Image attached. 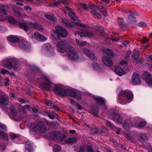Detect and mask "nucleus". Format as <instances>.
Segmentation results:
<instances>
[{"instance_id":"nucleus-1","label":"nucleus","mask_w":152,"mask_h":152,"mask_svg":"<svg viewBox=\"0 0 152 152\" xmlns=\"http://www.w3.org/2000/svg\"><path fill=\"white\" fill-rule=\"evenodd\" d=\"M56 48L60 52H64L66 50V56L69 60L80 61V57L77 53L74 48L71 46H67V44L62 41L58 42L56 45Z\"/></svg>"},{"instance_id":"nucleus-2","label":"nucleus","mask_w":152,"mask_h":152,"mask_svg":"<svg viewBox=\"0 0 152 152\" xmlns=\"http://www.w3.org/2000/svg\"><path fill=\"white\" fill-rule=\"evenodd\" d=\"M53 91L56 94L62 97L68 96L78 100H80L82 99L80 94L76 90L69 88L64 89L60 86H55Z\"/></svg>"},{"instance_id":"nucleus-3","label":"nucleus","mask_w":152,"mask_h":152,"mask_svg":"<svg viewBox=\"0 0 152 152\" xmlns=\"http://www.w3.org/2000/svg\"><path fill=\"white\" fill-rule=\"evenodd\" d=\"M112 119L116 122L122 124V126L126 131L124 136L129 140H130L132 137L129 130L130 127L132 126L131 123L128 120L122 121V118L118 114L114 113L110 114Z\"/></svg>"},{"instance_id":"nucleus-4","label":"nucleus","mask_w":152,"mask_h":152,"mask_svg":"<svg viewBox=\"0 0 152 152\" xmlns=\"http://www.w3.org/2000/svg\"><path fill=\"white\" fill-rule=\"evenodd\" d=\"M47 130L45 124L41 122H34L30 126V132L32 134L44 133Z\"/></svg>"},{"instance_id":"nucleus-5","label":"nucleus","mask_w":152,"mask_h":152,"mask_svg":"<svg viewBox=\"0 0 152 152\" xmlns=\"http://www.w3.org/2000/svg\"><path fill=\"white\" fill-rule=\"evenodd\" d=\"M133 98V95L131 91L125 90L122 91L119 94L118 100L121 104L124 105L130 102Z\"/></svg>"},{"instance_id":"nucleus-6","label":"nucleus","mask_w":152,"mask_h":152,"mask_svg":"<svg viewBox=\"0 0 152 152\" xmlns=\"http://www.w3.org/2000/svg\"><path fill=\"white\" fill-rule=\"evenodd\" d=\"M55 28L56 31L52 30L50 32L53 38L56 39V35L58 37L62 38H65L67 37L68 33L64 28L60 26H56Z\"/></svg>"},{"instance_id":"nucleus-7","label":"nucleus","mask_w":152,"mask_h":152,"mask_svg":"<svg viewBox=\"0 0 152 152\" xmlns=\"http://www.w3.org/2000/svg\"><path fill=\"white\" fill-rule=\"evenodd\" d=\"M88 7L91 10V13L96 17L100 18H101V15L98 13L96 12L97 10H99L100 12H103L107 10L106 8L103 6H100L98 7L96 5L93 4V6H89Z\"/></svg>"},{"instance_id":"nucleus-8","label":"nucleus","mask_w":152,"mask_h":152,"mask_svg":"<svg viewBox=\"0 0 152 152\" xmlns=\"http://www.w3.org/2000/svg\"><path fill=\"white\" fill-rule=\"evenodd\" d=\"M76 37L82 38L83 37H87L91 38L94 36V34L88 29H85L82 30V32L80 31H76L75 33Z\"/></svg>"},{"instance_id":"nucleus-9","label":"nucleus","mask_w":152,"mask_h":152,"mask_svg":"<svg viewBox=\"0 0 152 152\" xmlns=\"http://www.w3.org/2000/svg\"><path fill=\"white\" fill-rule=\"evenodd\" d=\"M68 3L66 0H59L58 1H55L50 4L49 6L52 7L57 6L59 5H62L64 6V11L66 12V10L69 11L70 9L67 6Z\"/></svg>"},{"instance_id":"nucleus-10","label":"nucleus","mask_w":152,"mask_h":152,"mask_svg":"<svg viewBox=\"0 0 152 152\" xmlns=\"http://www.w3.org/2000/svg\"><path fill=\"white\" fill-rule=\"evenodd\" d=\"M115 72L119 76H121L126 72H128L130 69L129 67H112Z\"/></svg>"},{"instance_id":"nucleus-11","label":"nucleus","mask_w":152,"mask_h":152,"mask_svg":"<svg viewBox=\"0 0 152 152\" xmlns=\"http://www.w3.org/2000/svg\"><path fill=\"white\" fill-rule=\"evenodd\" d=\"M43 79L45 82L40 84L39 86V88L43 90H48L50 89L52 83L50 81L48 77L44 76Z\"/></svg>"},{"instance_id":"nucleus-12","label":"nucleus","mask_w":152,"mask_h":152,"mask_svg":"<svg viewBox=\"0 0 152 152\" xmlns=\"http://www.w3.org/2000/svg\"><path fill=\"white\" fill-rule=\"evenodd\" d=\"M68 14L72 18L73 23L82 27L85 28L86 27V25L80 22L78 18L75 16L73 11H69V12Z\"/></svg>"},{"instance_id":"nucleus-13","label":"nucleus","mask_w":152,"mask_h":152,"mask_svg":"<svg viewBox=\"0 0 152 152\" xmlns=\"http://www.w3.org/2000/svg\"><path fill=\"white\" fill-rule=\"evenodd\" d=\"M142 77L148 85L152 86V76L149 72H145L142 74Z\"/></svg>"},{"instance_id":"nucleus-14","label":"nucleus","mask_w":152,"mask_h":152,"mask_svg":"<svg viewBox=\"0 0 152 152\" xmlns=\"http://www.w3.org/2000/svg\"><path fill=\"white\" fill-rule=\"evenodd\" d=\"M20 48L24 50H27L30 48V45L27 40L23 38L19 41V43Z\"/></svg>"},{"instance_id":"nucleus-15","label":"nucleus","mask_w":152,"mask_h":152,"mask_svg":"<svg viewBox=\"0 0 152 152\" xmlns=\"http://www.w3.org/2000/svg\"><path fill=\"white\" fill-rule=\"evenodd\" d=\"M11 113L12 116L11 118H12L14 120L16 121L20 120L25 116H23L20 115V113H18L17 111L14 109L11 110Z\"/></svg>"},{"instance_id":"nucleus-16","label":"nucleus","mask_w":152,"mask_h":152,"mask_svg":"<svg viewBox=\"0 0 152 152\" xmlns=\"http://www.w3.org/2000/svg\"><path fill=\"white\" fill-rule=\"evenodd\" d=\"M42 50L43 53H47L49 54L52 53L53 51V48L49 43L43 45L42 47Z\"/></svg>"},{"instance_id":"nucleus-17","label":"nucleus","mask_w":152,"mask_h":152,"mask_svg":"<svg viewBox=\"0 0 152 152\" xmlns=\"http://www.w3.org/2000/svg\"><path fill=\"white\" fill-rule=\"evenodd\" d=\"M131 82L134 85H137L141 83V81L140 78L137 73L134 72L133 74L131 79Z\"/></svg>"},{"instance_id":"nucleus-18","label":"nucleus","mask_w":152,"mask_h":152,"mask_svg":"<svg viewBox=\"0 0 152 152\" xmlns=\"http://www.w3.org/2000/svg\"><path fill=\"white\" fill-rule=\"evenodd\" d=\"M14 59L12 58H6L1 61V65L5 66H13Z\"/></svg>"},{"instance_id":"nucleus-19","label":"nucleus","mask_w":152,"mask_h":152,"mask_svg":"<svg viewBox=\"0 0 152 152\" xmlns=\"http://www.w3.org/2000/svg\"><path fill=\"white\" fill-rule=\"evenodd\" d=\"M82 52L90 59H93L94 60H96V57L90 50L87 48H83Z\"/></svg>"},{"instance_id":"nucleus-20","label":"nucleus","mask_w":152,"mask_h":152,"mask_svg":"<svg viewBox=\"0 0 152 152\" xmlns=\"http://www.w3.org/2000/svg\"><path fill=\"white\" fill-rule=\"evenodd\" d=\"M93 98L95 100L96 103L101 105H104L105 103L104 99L102 97L96 96H93Z\"/></svg>"},{"instance_id":"nucleus-21","label":"nucleus","mask_w":152,"mask_h":152,"mask_svg":"<svg viewBox=\"0 0 152 152\" xmlns=\"http://www.w3.org/2000/svg\"><path fill=\"white\" fill-rule=\"evenodd\" d=\"M102 59L103 63L106 66H113V61L107 57L104 56L102 57Z\"/></svg>"},{"instance_id":"nucleus-22","label":"nucleus","mask_w":152,"mask_h":152,"mask_svg":"<svg viewBox=\"0 0 152 152\" xmlns=\"http://www.w3.org/2000/svg\"><path fill=\"white\" fill-rule=\"evenodd\" d=\"M50 135L51 138L52 139L56 140L58 139H63V138H60L61 134L58 132H53L50 134Z\"/></svg>"},{"instance_id":"nucleus-23","label":"nucleus","mask_w":152,"mask_h":152,"mask_svg":"<svg viewBox=\"0 0 152 152\" xmlns=\"http://www.w3.org/2000/svg\"><path fill=\"white\" fill-rule=\"evenodd\" d=\"M8 104V98L4 96H0V104L3 105H7Z\"/></svg>"},{"instance_id":"nucleus-24","label":"nucleus","mask_w":152,"mask_h":152,"mask_svg":"<svg viewBox=\"0 0 152 152\" xmlns=\"http://www.w3.org/2000/svg\"><path fill=\"white\" fill-rule=\"evenodd\" d=\"M44 113L45 115H48L50 118L52 119H54L55 117L57 115V114L54 111L52 112L51 113L45 111Z\"/></svg>"},{"instance_id":"nucleus-25","label":"nucleus","mask_w":152,"mask_h":152,"mask_svg":"<svg viewBox=\"0 0 152 152\" xmlns=\"http://www.w3.org/2000/svg\"><path fill=\"white\" fill-rule=\"evenodd\" d=\"M41 35L42 34L38 32H36L34 33V37L31 36L30 37V38L32 40L35 39L38 41H40Z\"/></svg>"},{"instance_id":"nucleus-26","label":"nucleus","mask_w":152,"mask_h":152,"mask_svg":"<svg viewBox=\"0 0 152 152\" xmlns=\"http://www.w3.org/2000/svg\"><path fill=\"white\" fill-rule=\"evenodd\" d=\"M45 17L49 20L56 21V17L51 13L49 12L45 14Z\"/></svg>"},{"instance_id":"nucleus-27","label":"nucleus","mask_w":152,"mask_h":152,"mask_svg":"<svg viewBox=\"0 0 152 152\" xmlns=\"http://www.w3.org/2000/svg\"><path fill=\"white\" fill-rule=\"evenodd\" d=\"M28 24L31 27L37 29L38 30H40L42 28V26L41 25L36 23L30 22Z\"/></svg>"},{"instance_id":"nucleus-28","label":"nucleus","mask_w":152,"mask_h":152,"mask_svg":"<svg viewBox=\"0 0 152 152\" xmlns=\"http://www.w3.org/2000/svg\"><path fill=\"white\" fill-rule=\"evenodd\" d=\"M7 39L11 42H16L19 41V39L17 37L12 35L8 37L7 38Z\"/></svg>"},{"instance_id":"nucleus-29","label":"nucleus","mask_w":152,"mask_h":152,"mask_svg":"<svg viewBox=\"0 0 152 152\" xmlns=\"http://www.w3.org/2000/svg\"><path fill=\"white\" fill-rule=\"evenodd\" d=\"M32 145V144L31 142H28L25 145L26 149L28 151V152H33Z\"/></svg>"},{"instance_id":"nucleus-30","label":"nucleus","mask_w":152,"mask_h":152,"mask_svg":"<svg viewBox=\"0 0 152 152\" xmlns=\"http://www.w3.org/2000/svg\"><path fill=\"white\" fill-rule=\"evenodd\" d=\"M65 142L67 144H73L77 142V139L75 137H71L65 140Z\"/></svg>"},{"instance_id":"nucleus-31","label":"nucleus","mask_w":152,"mask_h":152,"mask_svg":"<svg viewBox=\"0 0 152 152\" xmlns=\"http://www.w3.org/2000/svg\"><path fill=\"white\" fill-rule=\"evenodd\" d=\"M78 37L75 38L76 42L77 44L79 46L83 47L86 44V41H83L81 40H79L77 39Z\"/></svg>"},{"instance_id":"nucleus-32","label":"nucleus","mask_w":152,"mask_h":152,"mask_svg":"<svg viewBox=\"0 0 152 152\" xmlns=\"http://www.w3.org/2000/svg\"><path fill=\"white\" fill-rule=\"evenodd\" d=\"M103 51L106 55L110 57V58L112 57L114 55L113 52L110 49H104L103 50Z\"/></svg>"},{"instance_id":"nucleus-33","label":"nucleus","mask_w":152,"mask_h":152,"mask_svg":"<svg viewBox=\"0 0 152 152\" xmlns=\"http://www.w3.org/2000/svg\"><path fill=\"white\" fill-rule=\"evenodd\" d=\"M146 124V122L145 121H143L140 122L139 124L135 123L134 126L136 127L140 128L145 126Z\"/></svg>"},{"instance_id":"nucleus-34","label":"nucleus","mask_w":152,"mask_h":152,"mask_svg":"<svg viewBox=\"0 0 152 152\" xmlns=\"http://www.w3.org/2000/svg\"><path fill=\"white\" fill-rule=\"evenodd\" d=\"M6 7L3 5H0V12L5 15L7 14V12L5 10Z\"/></svg>"},{"instance_id":"nucleus-35","label":"nucleus","mask_w":152,"mask_h":152,"mask_svg":"<svg viewBox=\"0 0 152 152\" xmlns=\"http://www.w3.org/2000/svg\"><path fill=\"white\" fill-rule=\"evenodd\" d=\"M20 27L23 28L25 31H27L28 29V26L25 23H20Z\"/></svg>"},{"instance_id":"nucleus-36","label":"nucleus","mask_w":152,"mask_h":152,"mask_svg":"<svg viewBox=\"0 0 152 152\" xmlns=\"http://www.w3.org/2000/svg\"><path fill=\"white\" fill-rule=\"evenodd\" d=\"M61 22L62 23H64L67 26L70 27H73V26L71 25L70 23L66 19H63L62 20Z\"/></svg>"},{"instance_id":"nucleus-37","label":"nucleus","mask_w":152,"mask_h":152,"mask_svg":"<svg viewBox=\"0 0 152 152\" xmlns=\"http://www.w3.org/2000/svg\"><path fill=\"white\" fill-rule=\"evenodd\" d=\"M139 52L137 50H134L133 53L132 57L134 59L137 58L138 57Z\"/></svg>"},{"instance_id":"nucleus-38","label":"nucleus","mask_w":152,"mask_h":152,"mask_svg":"<svg viewBox=\"0 0 152 152\" xmlns=\"http://www.w3.org/2000/svg\"><path fill=\"white\" fill-rule=\"evenodd\" d=\"M7 20L9 23H11L15 24L16 23V21L12 17L9 16L7 18Z\"/></svg>"},{"instance_id":"nucleus-39","label":"nucleus","mask_w":152,"mask_h":152,"mask_svg":"<svg viewBox=\"0 0 152 152\" xmlns=\"http://www.w3.org/2000/svg\"><path fill=\"white\" fill-rule=\"evenodd\" d=\"M53 149L54 152H60L61 150L60 147L57 145H54Z\"/></svg>"},{"instance_id":"nucleus-40","label":"nucleus","mask_w":152,"mask_h":152,"mask_svg":"<svg viewBox=\"0 0 152 152\" xmlns=\"http://www.w3.org/2000/svg\"><path fill=\"white\" fill-rule=\"evenodd\" d=\"M140 139L142 140L147 139L148 138L145 134L141 133L140 134Z\"/></svg>"},{"instance_id":"nucleus-41","label":"nucleus","mask_w":152,"mask_h":152,"mask_svg":"<svg viewBox=\"0 0 152 152\" xmlns=\"http://www.w3.org/2000/svg\"><path fill=\"white\" fill-rule=\"evenodd\" d=\"M29 106L28 105L26 104L22 108V113L25 114L26 112V111L25 110V108L28 109H29Z\"/></svg>"},{"instance_id":"nucleus-42","label":"nucleus","mask_w":152,"mask_h":152,"mask_svg":"<svg viewBox=\"0 0 152 152\" xmlns=\"http://www.w3.org/2000/svg\"><path fill=\"white\" fill-rule=\"evenodd\" d=\"M10 137L12 140L16 138L17 139L18 137V135H17L13 133H11L10 134Z\"/></svg>"},{"instance_id":"nucleus-43","label":"nucleus","mask_w":152,"mask_h":152,"mask_svg":"<svg viewBox=\"0 0 152 152\" xmlns=\"http://www.w3.org/2000/svg\"><path fill=\"white\" fill-rule=\"evenodd\" d=\"M138 25L140 27L144 28L147 26V24L144 22H141L138 23Z\"/></svg>"},{"instance_id":"nucleus-44","label":"nucleus","mask_w":152,"mask_h":152,"mask_svg":"<svg viewBox=\"0 0 152 152\" xmlns=\"http://www.w3.org/2000/svg\"><path fill=\"white\" fill-rule=\"evenodd\" d=\"M128 18L130 21H136V18L132 15H130L128 16Z\"/></svg>"},{"instance_id":"nucleus-45","label":"nucleus","mask_w":152,"mask_h":152,"mask_svg":"<svg viewBox=\"0 0 152 152\" xmlns=\"http://www.w3.org/2000/svg\"><path fill=\"white\" fill-rule=\"evenodd\" d=\"M106 124L111 129H114V128L113 125L110 122L107 121Z\"/></svg>"},{"instance_id":"nucleus-46","label":"nucleus","mask_w":152,"mask_h":152,"mask_svg":"<svg viewBox=\"0 0 152 152\" xmlns=\"http://www.w3.org/2000/svg\"><path fill=\"white\" fill-rule=\"evenodd\" d=\"M48 39L47 37L45 36L44 35L42 34L41 36V38L40 42H44L46 41Z\"/></svg>"},{"instance_id":"nucleus-47","label":"nucleus","mask_w":152,"mask_h":152,"mask_svg":"<svg viewBox=\"0 0 152 152\" xmlns=\"http://www.w3.org/2000/svg\"><path fill=\"white\" fill-rule=\"evenodd\" d=\"M148 39L147 38L144 37L141 39L140 41L142 43H145V42H147L148 41Z\"/></svg>"},{"instance_id":"nucleus-48","label":"nucleus","mask_w":152,"mask_h":152,"mask_svg":"<svg viewBox=\"0 0 152 152\" xmlns=\"http://www.w3.org/2000/svg\"><path fill=\"white\" fill-rule=\"evenodd\" d=\"M14 15L17 16H20L22 15V14L21 13L18 11H17L15 10H14Z\"/></svg>"},{"instance_id":"nucleus-49","label":"nucleus","mask_w":152,"mask_h":152,"mask_svg":"<svg viewBox=\"0 0 152 152\" xmlns=\"http://www.w3.org/2000/svg\"><path fill=\"white\" fill-rule=\"evenodd\" d=\"M10 80L8 78H6L5 79V81L4 82V85L5 86H8L9 84Z\"/></svg>"},{"instance_id":"nucleus-50","label":"nucleus","mask_w":152,"mask_h":152,"mask_svg":"<svg viewBox=\"0 0 152 152\" xmlns=\"http://www.w3.org/2000/svg\"><path fill=\"white\" fill-rule=\"evenodd\" d=\"M102 67H93V69L98 72L101 71L102 68Z\"/></svg>"},{"instance_id":"nucleus-51","label":"nucleus","mask_w":152,"mask_h":152,"mask_svg":"<svg viewBox=\"0 0 152 152\" xmlns=\"http://www.w3.org/2000/svg\"><path fill=\"white\" fill-rule=\"evenodd\" d=\"M18 101L22 104L26 103H27V101H25L22 98H19L18 99Z\"/></svg>"},{"instance_id":"nucleus-52","label":"nucleus","mask_w":152,"mask_h":152,"mask_svg":"<svg viewBox=\"0 0 152 152\" xmlns=\"http://www.w3.org/2000/svg\"><path fill=\"white\" fill-rule=\"evenodd\" d=\"M45 104L47 106H50L51 105V102L48 100H46L45 101Z\"/></svg>"},{"instance_id":"nucleus-53","label":"nucleus","mask_w":152,"mask_h":152,"mask_svg":"<svg viewBox=\"0 0 152 152\" xmlns=\"http://www.w3.org/2000/svg\"><path fill=\"white\" fill-rule=\"evenodd\" d=\"M129 43V42L128 41H126L123 42L122 44L125 47L127 46Z\"/></svg>"},{"instance_id":"nucleus-54","label":"nucleus","mask_w":152,"mask_h":152,"mask_svg":"<svg viewBox=\"0 0 152 152\" xmlns=\"http://www.w3.org/2000/svg\"><path fill=\"white\" fill-rule=\"evenodd\" d=\"M131 53V52L130 51H129L128 52H127L126 53V56L125 57V59H127L129 58V57L130 56V55Z\"/></svg>"},{"instance_id":"nucleus-55","label":"nucleus","mask_w":152,"mask_h":152,"mask_svg":"<svg viewBox=\"0 0 152 152\" xmlns=\"http://www.w3.org/2000/svg\"><path fill=\"white\" fill-rule=\"evenodd\" d=\"M127 64V62L125 61L124 60H122L120 62V64L121 66H124L126 65Z\"/></svg>"},{"instance_id":"nucleus-56","label":"nucleus","mask_w":152,"mask_h":152,"mask_svg":"<svg viewBox=\"0 0 152 152\" xmlns=\"http://www.w3.org/2000/svg\"><path fill=\"white\" fill-rule=\"evenodd\" d=\"M1 73L3 75H5L8 73V72L5 69H3L1 71Z\"/></svg>"},{"instance_id":"nucleus-57","label":"nucleus","mask_w":152,"mask_h":152,"mask_svg":"<svg viewBox=\"0 0 152 152\" xmlns=\"http://www.w3.org/2000/svg\"><path fill=\"white\" fill-rule=\"evenodd\" d=\"M85 148L84 146H82L80 148L79 152H84Z\"/></svg>"},{"instance_id":"nucleus-58","label":"nucleus","mask_w":152,"mask_h":152,"mask_svg":"<svg viewBox=\"0 0 152 152\" xmlns=\"http://www.w3.org/2000/svg\"><path fill=\"white\" fill-rule=\"evenodd\" d=\"M69 102L72 105H74L76 104V103L75 101L72 99H70Z\"/></svg>"},{"instance_id":"nucleus-59","label":"nucleus","mask_w":152,"mask_h":152,"mask_svg":"<svg viewBox=\"0 0 152 152\" xmlns=\"http://www.w3.org/2000/svg\"><path fill=\"white\" fill-rule=\"evenodd\" d=\"M79 5L81 7H82L85 9L87 8V5L86 4H80Z\"/></svg>"},{"instance_id":"nucleus-60","label":"nucleus","mask_w":152,"mask_h":152,"mask_svg":"<svg viewBox=\"0 0 152 152\" xmlns=\"http://www.w3.org/2000/svg\"><path fill=\"white\" fill-rule=\"evenodd\" d=\"M111 40L112 42H117L119 41V39L118 38H112Z\"/></svg>"},{"instance_id":"nucleus-61","label":"nucleus","mask_w":152,"mask_h":152,"mask_svg":"<svg viewBox=\"0 0 152 152\" xmlns=\"http://www.w3.org/2000/svg\"><path fill=\"white\" fill-rule=\"evenodd\" d=\"M7 145H5L4 146L1 145L0 146V150L2 151L4 150L5 149Z\"/></svg>"},{"instance_id":"nucleus-62","label":"nucleus","mask_w":152,"mask_h":152,"mask_svg":"<svg viewBox=\"0 0 152 152\" xmlns=\"http://www.w3.org/2000/svg\"><path fill=\"white\" fill-rule=\"evenodd\" d=\"M91 131H94V133H93V132L92 133L91 132V133H97L98 131V129H96V128H94V129H91Z\"/></svg>"},{"instance_id":"nucleus-63","label":"nucleus","mask_w":152,"mask_h":152,"mask_svg":"<svg viewBox=\"0 0 152 152\" xmlns=\"http://www.w3.org/2000/svg\"><path fill=\"white\" fill-rule=\"evenodd\" d=\"M9 96L10 97H13V98H15L16 97L15 94H14V93H11L9 94Z\"/></svg>"},{"instance_id":"nucleus-64","label":"nucleus","mask_w":152,"mask_h":152,"mask_svg":"<svg viewBox=\"0 0 152 152\" xmlns=\"http://www.w3.org/2000/svg\"><path fill=\"white\" fill-rule=\"evenodd\" d=\"M88 152H93L91 147L90 146L88 147Z\"/></svg>"}]
</instances>
